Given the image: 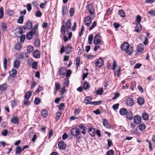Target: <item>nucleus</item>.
<instances>
[{
	"instance_id": "obj_4",
	"label": "nucleus",
	"mask_w": 155,
	"mask_h": 155,
	"mask_svg": "<svg viewBox=\"0 0 155 155\" xmlns=\"http://www.w3.org/2000/svg\"><path fill=\"white\" fill-rule=\"evenodd\" d=\"M84 22L85 24L87 26H89L91 22V17L89 16H87L86 17L84 18Z\"/></svg>"
},
{
	"instance_id": "obj_45",
	"label": "nucleus",
	"mask_w": 155,
	"mask_h": 155,
	"mask_svg": "<svg viewBox=\"0 0 155 155\" xmlns=\"http://www.w3.org/2000/svg\"><path fill=\"white\" fill-rule=\"evenodd\" d=\"M102 103L101 101H96L93 102H91V104L93 105H97L101 104Z\"/></svg>"
},
{
	"instance_id": "obj_12",
	"label": "nucleus",
	"mask_w": 155,
	"mask_h": 155,
	"mask_svg": "<svg viewBox=\"0 0 155 155\" xmlns=\"http://www.w3.org/2000/svg\"><path fill=\"white\" fill-rule=\"evenodd\" d=\"M126 103L127 105L129 106H132L134 104L133 99L131 98H128L126 100Z\"/></svg>"
},
{
	"instance_id": "obj_62",
	"label": "nucleus",
	"mask_w": 155,
	"mask_h": 155,
	"mask_svg": "<svg viewBox=\"0 0 155 155\" xmlns=\"http://www.w3.org/2000/svg\"><path fill=\"white\" fill-rule=\"evenodd\" d=\"M29 99H25L23 101V104L24 105H28L29 104V102L28 101Z\"/></svg>"
},
{
	"instance_id": "obj_17",
	"label": "nucleus",
	"mask_w": 155,
	"mask_h": 155,
	"mask_svg": "<svg viewBox=\"0 0 155 155\" xmlns=\"http://www.w3.org/2000/svg\"><path fill=\"white\" fill-rule=\"evenodd\" d=\"M65 51L67 54H69L71 52L72 47L69 45H68L66 47H65Z\"/></svg>"
},
{
	"instance_id": "obj_58",
	"label": "nucleus",
	"mask_w": 155,
	"mask_h": 155,
	"mask_svg": "<svg viewBox=\"0 0 155 155\" xmlns=\"http://www.w3.org/2000/svg\"><path fill=\"white\" fill-rule=\"evenodd\" d=\"M96 22L95 21H94L92 25L89 28V30L91 31V30H92L93 28H94L96 26Z\"/></svg>"
},
{
	"instance_id": "obj_1",
	"label": "nucleus",
	"mask_w": 155,
	"mask_h": 155,
	"mask_svg": "<svg viewBox=\"0 0 155 155\" xmlns=\"http://www.w3.org/2000/svg\"><path fill=\"white\" fill-rule=\"evenodd\" d=\"M71 133L73 136L75 137L78 139H80L82 137L80 130L78 128H72L71 130Z\"/></svg>"
},
{
	"instance_id": "obj_16",
	"label": "nucleus",
	"mask_w": 155,
	"mask_h": 155,
	"mask_svg": "<svg viewBox=\"0 0 155 155\" xmlns=\"http://www.w3.org/2000/svg\"><path fill=\"white\" fill-rule=\"evenodd\" d=\"M11 121L13 123L16 124L19 122V119L17 117L14 116L11 119Z\"/></svg>"
},
{
	"instance_id": "obj_42",
	"label": "nucleus",
	"mask_w": 155,
	"mask_h": 155,
	"mask_svg": "<svg viewBox=\"0 0 155 155\" xmlns=\"http://www.w3.org/2000/svg\"><path fill=\"white\" fill-rule=\"evenodd\" d=\"M33 35L31 32H29L26 35L27 39L28 40L31 39L33 37Z\"/></svg>"
},
{
	"instance_id": "obj_51",
	"label": "nucleus",
	"mask_w": 155,
	"mask_h": 155,
	"mask_svg": "<svg viewBox=\"0 0 155 155\" xmlns=\"http://www.w3.org/2000/svg\"><path fill=\"white\" fill-rule=\"evenodd\" d=\"M61 113L60 112H57L56 114V115L55 116V118L57 120H59L60 118V117L61 115Z\"/></svg>"
},
{
	"instance_id": "obj_6",
	"label": "nucleus",
	"mask_w": 155,
	"mask_h": 155,
	"mask_svg": "<svg viewBox=\"0 0 155 155\" xmlns=\"http://www.w3.org/2000/svg\"><path fill=\"white\" fill-rule=\"evenodd\" d=\"M86 8L91 15H93L94 10L93 8V5L92 4H90L87 5V6Z\"/></svg>"
},
{
	"instance_id": "obj_59",
	"label": "nucleus",
	"mask_w": 155,
	"mask_h": 155,
	"mask_svg": "<svg viewBox=\"0 0 155 155\" xmlns=\"http://www.w3.org/2000/svg\"><path fill=\"white\" fill-rule=\"evenodd\" d=\"M3 65L5 69H6L7 66V60L5 58L3 59Z\"/></svg>"
},
{
	"instance_id": "obj_23",
	"label": "nucleus",
	"mask_w": 155,
	"mask_h": 155,
	"mask_svg": "<svg viewBox=\"0 0 155 155\" xmlns=\"http://www.w3.org/2000/svg\"><path fill=\"white\" fill-rule=\"evenodd\" d=\"M10 75L13 77H15L17 74V72L16 70L13 69L9 72Z\"/></svg>"
},
{
	"instance_id": "obj_11",
	"label": "nucleus",
	"mask_w": 155,
	"mask_h": 155,
	"mask_svg": "<svg viewBox=\"0 0 155 155\" xmlns=\"http://www.w3.org/2000/svg\"><path fill=\"white\" fill-rule=\"evenodd\" d=\"M129 46L128 43L125 42L121 45V49L123 51H126L129 47Z\"/></svg>"
},
{
	"instance_id": "obj_57",
	"label": "nucleus",
	"mask_w": 155,
	"mask_h": 155,
	"mask_svg": "<svg viewBox=\"0 0 155 155\" xmlns=\"http://www.w3.org/2000/svg\"><path fill=\"white\" fill-rule=\"evenodd\" d=\"M74 8H71L69 10V14L70 16H72L74 14Z\"/></svg>"
},
{
	"instance_id": "obj_55",
	"label": "nucleus",
	"mask_w": 155,
	"mask_h": 155,
	"mask_svg": "<svg viewBox=\"0 0 155 155\" xmlns=\"http://www.w3.org/2000/svg\"><path fill=\"white\" fill-rule=\"evenodd\" d=\"M0 18L2 19L4 16L3 8L2 7L0 8Z\"/></svg>"
},
{
	"instance_id": "obj_10",
	"label": "nucleus",
	"mask_w": 155,
	"mask_h": 155,
	"mask_svg": "<svg viewBox=\"0 0 155 155\" xmlns=\"http://www.w3.org/2000/svg\"><path fill=\"white\" fill-rule=\"evenodd\" d=\"M96 130L93 128H91L89 129L88 132L90 135L92 137H94L96 134Z\"/></svg>"
},
{
	"instance_id": "obj_13",
	"label": "nucleus",
	"mask_w": 155,
	"mask_h": 155,
	"mask_svg": "<svg viewBox=\"0 0 155 155\" xmlns=\"http://www.w3.org/2000/svg\"><path fill=\"white\" fill-rule=\"evenodd\" d=\"M142 25L140 24L136 23L135 31L136 32H139L142 30Z\"/></svg>"
},
{
	"instance_id": "obj_44",
	"label": "nucleus",
	"mask_w": 155,
	"mask_h": 155,
	"mask_svg": "<svg viewBox=\"0 0 155 155\" xmlns=\"http://www.w3.org/2000/svg\"><path fill=\"white\" fill-rule=\"evenodd\" d=\"M38 62H33L32 63V68L33 69L36 70L37 68Z\"/></svg>"
},
{
	"instance_id": "obj_21",
	"label": "nucleus",
	"mask_w": 155,
	"mask_h": 155,
	"mask_svg": "<svg viewBox=\"0 0 155 155\" xmlns=\"http://www.w3.org/2000/svg\"><path fill=\"white\" fill-rule=\"evenodd\" d=\"M144 50V46L142 44H139L137 46V51L141 52Z\"/></svg>"
},
{
	"instance_id": "obj_60",
	"label": "nucleus",
	"mask_w": 155,
	"mask_h": 155,
	"mask_svg": "<svg viewBox=\"0 0 155 155\" xmlns=\"http://www.w3.org/2000/svg\"><path fill=\"white\" fill-rule=\"evenodd\" d=\"M55 89L56 90H59L60 88V84L59 83H55Z\"/></svg>"
},
{
	"instance_id": "obj_2",
	"label": "nucleus",
	"mask_w": 155,
	"mask_h": 155,
	"mask_svg": "<svg viewBox=\"0 0 155 155\" xmlns=\"http://www.w3.org/2000/svg\"><path fill=\"white\" fill-rule=\"evenodd\" d=\"M66 71V68L65 67H61L59 69L58 73L60 76H64Z\"/></svg>"
},
{
	"instance_id": "obj_46",
	"label": "nucleus",
	"mask_w": 155,
	"mask_h": 155,
	"mask_svg": "<svg viewBox=\"0 0 155 155\" xmlns=\"http://www.w3.org/2000/svg\"><path fill=\"white\" fill-rule=\"evenodd\" d=\"M61 31L62 34L64 35L66 32L65 27L64 25H62L61 28Z\"/></svg>"
},
{
	"instance_id": "obj_27",
	"label": "nucleus",
	"mask_w": 155,
	"mask_h": 155,
	"mask_svg": "<svg viewBox=\"0 0 155 155\" xmlns=\"http://www.w3.org/2000/svg\"><path fill=\"white\" fill-rule=\"evenodd\" d=\"M127 118L129 120H132L133 118V114L131 112H127L126 114Z\"/></svg>"
},
{
	"instance_id": "obj_38",
	"label": "nucleus",
	"mask_w": 155,
	"mask_h": 155,
	"mask_svg": "<svg viewBox=\"0 0 155 155\" xmlns=\"http://www.w3.org/2000/svg\"><path fill=\"white\" fill-rule=\"evenodd\" d=\"M103 92V88H100L99 89H98L96 92L95 93L97 95H101Z\"/></svg>"
},
{
	"instance_id": "obj_61",
	"label": "nucleus",
	"mask_w": 155,
	"mask_h": 155,
	"mask_svg": "<svg viewBox=\"0 0 155 155\" xmlns=\"http://www.w3.org/2000/svg\"><path fill=\"white\" fill-rule=\"evenodd\" d=\"M66 76L67 77H69L71 75V71L70 70H69L68 71L66 70Z\"/></svg>"
},
{
	"instance_id": "obj_3",
	"label": "nucleus",
	"mask_w": 155,
	"mask_h": 155,
	"mask_svg": "<svg viewBox=\"0 0 155 155\" xmlns=\"http://www.w3.org/2000/svg\"><path fill=\"white\" fill-rule=\"evenodd\" d=\"M101 40L100 38V35L99 34L96 35L94 38V43L95 45H98L100 44Z\"/></svg>"
},
{
	"instance_id": "obj_19",
	"label": "nucleus",
	"mask_w": 155,
	"mask_h": 155,
	"mask_svg": "<svg viewBox=\"0 0 155 155\" xmlns=\"http://www.w3.org/2000/svg\"><path fill=\"white\" fill-rule=\"evenodd\" d=\"M71 21L70 19H68L67 20V22L66 23V27L67 30L69 29L70 28L71 26ZM67 31L68 32V30H67Z\"/></svg>"
},
{
	"instance_id": "obj_8",
	"label": "nucleus",
	"mask_w": 155,
	"mask_h": 155,
	"mask_svg": "<svg viewBox=\"0 0 155 155\" xmlns=\"http://www.w3.org/2000/svg\"><path fill=\"white\" fill-rule=\"evenodd\" d=\"M40 51L39 50H35L33 53V57L36 58H39L40 56Z\"/></svg>"
},
{
	"instance_id": "obj_48",
	"label": "nucleus",
	"mask_w": 155,
	"mask_h": 155,
	"mask_svg": "<svg viewBox=\"0 0 155 155\" xmlns=\"http://www.w3.org/2000/svg\"><path fill=\"white\" fill-rule=\"evenodd\" d=\"M30 32H31V33L33 35H35L37 36L38 35L37 30H36L35 29H34L33 28H32L31 31H30Z\"/></svg>"
},
{
	"instance_id": "obj_5",
	"label": "nucleus",
	"mask_w": 155,
	"mask_h": 155,
	"mask_svg": "<svg viewBox=\"0 0 155 155\" xmlns=\"http://www.w3.org/2000/svg\"><path fill=\"white\" fill-rule=\"evenodd\" d=\"M104 62L103 59L100 58L95 63V65L96 67H101L104 65Z\"/></svg>"
},
{
	"instance_id": "obj_9",
	"label": "nucleus",
	"mask_w": 155,
	"mask_h": 155,
	"mask_svg": "<svg viewBox=\"0 0 155 155\" xmlns=\"http://www.w3.org/2000/svg\"><path fill=\"white\" fill-rule=\"evenodd\" d=\"M58 146L61 149L64 150L65 149L66 147V144L63 141H61L58 143Z\"/></svg>"
},
{
	"instance_id": "obj_28",
	"label": "nucleus",
	"mask_w": 155,
	"mask_h": 155,
	"mask_svg": "<svg viewBox=\"0 0 155 155\" xmlns=\"http://www.w3.org/2000/svg\"><path fill=\"white\" fill-rule=\"evenodd\" d=\"M142 117L144 120H147L149 119L148 114L147 113H144L142 114Z\"/></svg>"
},
{
	"instance_id": "obj_31",
	"label": "nucleus",
	"mask_w": 155,
	"mask_h": 155,
	"mask_svg": "<svg viewBox=\"0 0 155 155\" xmlns=\"http://www.w3.org/2000/svg\"><path fill=\"white\" fill-rule=\"evenodd\" d=\"M20 62L19 61L16 60L14 62V67L16 69L18 68L19 66Z\"/></svg>"
},
{
	"instance_id": "obj_29",
	"label": "nucleus",
	"mask_w": 155,
	"mask_h": 155,
	"mask_svg": "<svg viewBox=\"0 0 155 155\" xmlns=\"http://www.w3.org/2000/svg\"><path fill=\"white\" fill-rule=\"evenodd\" d=\"M32 92L30 91L27 92L25 94V98L26 99H29L31 95Z\"/></svg>"
},
{
	"instance_id": "obj_54",
	"label": "nucleus",
	"mask_w": 155,
	"mask_h": 155,
	"mask_svg": "<svg viewBox=\"0 0 155 155\" xmlns=\"http://www.w3.org/2000/svg\"><path fill=\"white\" fill-rule=\"evenodd\" d=\"M141 18L140 16L138 15L137 16L136 20L137 21V23H138L140 24V22L141 21Z\"/></svg>"
},
{
	"instance_id": "obj_52",
	"label": "nucleus",
	"mask_w": 155,
	"mask_h": 155,
	"mask_svg": "<svg viewBox=\"0 0 155 155\" xmlns=\"http://www.w3.org/2000/svg\"><path fill=\"white\" fill-rule=\"evenodd\" d=\"M25 35H23L20 37V41L21 42H23L25 41Z\"/></svg>"
},
{
	"instance_id": "obj_37",
	"label": "nucleus",
	"mask_w": 155,
	"mask_h": 155,
	"mask_svg": "<svg viewBox=\"0 0 155 155\" xmlns=\"http://www.w3.org/2000/svg\"><path fill=\"white\" fill-rule=\"evenodd\" d=\"M16 34H21L23 32V30L21 28H18L16 29Z\"/></svg>"
},
{
	"instance_id": "obj_36",
	"label": "nucleus",
	"mask_w": 155,
	"mask_h": 155,
	"mask_svg": "<svg viewBox=\"0 0 155 155\" xmlns=\"http://www.w3.org/2000/svg\"><path fill=\"white\" fill-rule=\"evenodd\" d=\"M121 68L120 67H118V68L116 71H114V74L116 75L117 77H119L120 75V73L121 71Z\"/></svg>"
},
{
	"instance_id": "obj_14",
	"label": "nucleus",
	"mask_w": 155,
	"mask_h": 155,
	"mask_svg": "<svg viewBox=\"0 0 155 155\" xmlns=\"http://www.w3.org/2000/svg\"><path fill=\"white\" fill-rule=\"evenodd\" d=\"M26 26H24L23 27V28L25 29L27 28L29 29L31 28L32 27V24L30 21H28L26 23Z\"/></svg>"
},
{
	"instance_id": "obj_56",
	"label": "nucleus",
	"mask_w": 155,
	"mask_h": 155,
	"mask_svg": "<svg viewBox=\"0 0 155 155\" xmlns=\"http://www.w3.org/2000/svg\"><path fill=\"white\" fill-rule=\"evenodd\" d=\"M114 151L113 150H110L106 153V155H114Z\"/></svg>"
},
{
	"instance_id": "obj_20",
	"label": "nucleus",
	"mask_w": 155,
	"mask_h": 155,
	"mask_svg": "<svg viewBox=\"0 0 155 155\" xmlns=\"http://www.w3.org/2000/svg\"><path fill=\"white\" fill-rule=\"evenodd\" d=\"M103 125L106 128H109L110 127V125L108 124V121L106 119H103Z\"/></svg>"
},
{
	"instance_id": "obj_47",
	"label": "nucleus",
	"mask_w": 155,
	"mask_h": 155,
	"mask_svg": "<svg viewBox=\"0 0 155 155\" xmlns=\"http://www.w3.org/2000/svg\"><path fill=\"white\" fill-rule=\"evenodd\" d=\"M80 61V57H77V59L76 60V66L77 67V69L78 68V67L79 65Z\"/></svg>"
},
{
	"instance_id": "obj_43",
	"label": "nucleus",
	"mask_w": 155,
	"mask_h": 155,
	"mask_svg": "<svg viewBox=\"0 0 155 155\" xmlns=\"http://www.w3.org/2000/svg\"><path fill=\"white\" fill-rule=\"evenodd\" d=\"M22 150V149L21 148V147L19 146L17 147L15 149V153L16 154H19L21 152Z\"/></svg>"
},
{
	"instance_id": "obj_40",
	"label": "nucleus",
	"mask_w": 155,
	"mask_h": 155,
	"mask_svg": "<svg viewBox=\"0 0 155 155\" xmlns=\"http://www.w3.org/2000/svg\"><path fill=\"white\" fill-rule=\"evenodd\" d=\"M41 102V99L38 97H35L34 100V104L35 105H38Z\"/></svg>"
},
{
	"instance_id": "obj_26",
	"label": "nucleus",
	"mask_w": 155,
	"mask_h": 155,
	"mask_svg": "<svg viewBox=\"0 0 155 155\" xmlns=\"http://www.w3.org/2000/svg\"><path fill=\"white\" fill-rule=\"evenodd\" d=\"M7 89L6 84L5 83L2 85H0V91H5Z\"/></svg>"
},
{
	"instance_id": "obj_63",
	"label": "nucleus",
	"mask_w": 155,
	"mask_h": 155,
	"mask_svg": "<svg viewBox=\"0 0 155 155\" xmlns=\"http://www.w3.org/2000/svg\"><path fill=\"white\" fill-rule=\"evenodd\" d=\"M119 106V104H114L112 107L114 110H115L117 109L118 108Z\"/></svg>"
},
{
	"instance_id": "obj_34",
	"label": "nucleus",
	"mask_w": 155,
	"mask_h": 155,
	"mask_svg": "<svg viewBox=\"0 0 155 155\" xmlns=\"http://www.w3.org/2000/svg\"><path fill=\"white\" fill-rule=\"evenodd\" d=\"M33 50V47L31 45H29L27 48V52L28 53L30 54V53Z\"/></svg>"
},
{
	"instance_id": "obj_50",
	"label": "nucleus",
	"mask_w": 155,
	"mask_h": 155,
	"mask_svg": "<svg viewBox=\"0 0 155 155\" xmlns=\"http://www.w3.org/2000/svg\"><path fill=\"white\" fill-rule=\"evenodd\" d=\"M15 48L16 49L19 50L21 48V45L20 43H17L15 45Z\"/></svg>"
},
{
	"instance_id": "obj_41",
	"label": "nucleus",
	"mask_w": 155,
	"mask_h": 155,
	"mask_svg": "<svg viewBox=\"0 0 155 155\" xmlns=\"http://www.w3.org/2000/svg\"><path fill=\"white\" fill-rule=\"evenodd\" d=\"M23 17L24 16L23 15H21L18 19L17 21L18 22L19 24H22L23 22Z\"/></svg>"
},
{
	"instance_id": "obj_25",
	"label": "nucleus",
	"mask_w": 155,
	"mask_h": 155,
	"mask_svg": "<svg viewBox=\"0 0 155 155\" xmlns=\"http://www.w3.org/2000/svg\"><path fill=\"white\" fill-rule=\"evenodd\" d=\"M35 46L37 47H39L40 46V41L38 38H36L34 42Z\"/></svg>"
},
{
	"instance_id": "obj_32",
	"label": "nucleus",
	"mask_w": 155,
	"mask_h": 155,
	"mask_svg": "<svg viewBox=\"0 0 155 155\" xmlns=\"http://www.w3.org/2000/svg\"><path fill=\"white\" fill-rule=\"evenodd\" d=\"M118 13L120 15L122 18H124L125 16V12L123 10H119Z\"/></svg>"
},
{
	"instance_id": "obj_35",
	"label": "nucleus",
	"mask_w": 155,
	"mask_h": 155,
	"mask_svg": "<svg viewBox=\"0 0 155 155\" xmlns=\"http://www.w3.org/2000/svg\"><path fill=\"white\" fill-rule=\"evenodd\" d=\"M89 99H89L88 97H86L85 98V99L84 101V102L85 104H91V102L89 101H90Z\"/></svg>"
},
{
	"instance_id": "obj_53",
	"label": "nucleus",
	"mask_w": 155,
	"mask_h": 155,
	"mask_svg": "<svg viewBox=\"0 0 155 155\" xmlns=\"http://www.w3.org/2000/svg\"><path fill=\"white\" fill-rule=\"evenodd\" d=\"M67 12L68 10L67 7H64L62 10V15H64L67 13Z\"/></svg>"
},
{
	"instance_id": "obj_49",
	"label": "nucleus",
	"mask_w": 155,
	"mask_h": 155,
	"mask_svg": "<svg viewBox=\"0 0 155 155\" xmlns=\"http://www.w3.org/2000/svg\"><path fill=\"white\" fill-rule=\"evenodd\" d=\"M93 36L91 35H89V36L88 37V43L89 44H91L92 41L93 39Z\"/></svg>"
},
{
	"instance_id": "obj_22",
	"label": "nucleus",
	"mask_w": 155,
	"mask_h": 155,
	"mask_svg": "<svg viewBox=\"0 0 155 155\" xmlns=\"http://www.w3.org/2000/svg\"><path fill=\"white\" fill-rule=\"evenodd\" d=\"M41 114L43 117H46L48 115V111L46 109H43L41 111Z\"/></svg>"
},
{
	"instance_id": "obj_33",
	"label": "nucleus",
	"mask_w": 155,
	"mask_h": 155,
	"mask_svg": "<svg viewBox=\"0 0 155 155\" xmlns=\"http://www.w3.org/2000/svg\"><path fill=\"white\" fill-rule=\"evenodd\" d=\"M79 127L80 129L82 130V131L81 132L84 134H85V127L83 125V124H80L79 126Z\"/></svg>"
},
{
	"instance_id": "obj_24",
	"label": "nucleus",
	"mask_w": 155,
	"mask_h": 155,
	"mask_svg": "<svg viewBox=\"0 0 155 155\" xmlns=\"http://www.w3.org/2000/svg\"><path fill=\"white\" fill-rule=\"evenodd\" d=\"M137 102L140 105H142L144 104V100L141 97H140L137 99Z\"/></svg>"
},
{
	"instance_id": "obj_7",
	"label": "nucleus",
	"mask_w": 155,
	"mask_h": 155,
	"mask_svg": "<svg viewBox=\"0 0 155 155\" xmlns=\"http://www.w3.org/2000/svg\"><path fill=\"white\" fill-rule=\"evenodd\" d=\"M141 122V117L137 115L135 116L134 118V122L136 124H139Z\"/></svg>"
},
{
	"instance_id": "obj_18",
	"label": "nucleus",
	"mask_w": 155,
	"mask_h": 155,
	"mask_svg": "<svg viewBox=\"0 0 155 155\" xmlns=\"http://www.w3.org/2000/svg\"><path fill=\"white\" fill-rule=\"evenodd\" d=\"M133 47L132 46L130 47H128L126 51V53L128 55H130L133 53Z\"/></svg>"
},
{
	"instance_id": "obj_30",
	"label": "nucleus",
	"mask_w": 155,
	"mask_h": 155,
	"mask_svg": "<svg viewBox=\"0 0 155 155\" xmlns=\"http://www.w3.org/2000/svg\"><path fill=\"white\" fill-rule=\"evenodd\" d=\"M90 84L87 81H85L84 82L83 87L84 89L85 90H87L90 87Z\"/></svg>"
},
{
	"instance_id": "obj_39",
	"label": "nucleus",
	"mask_w": 155,
	"mask_h": 155,
	"mask_svg": "<svg viewBox=\"0 0 155 155\" xmlns=\"http://www.w3.org/2000/svg\"><path fill=\"white\" fill-rule=\"evenodd\" d=\"M146 127V125L144 124H141L139 126V128L140 130L142 131L145 129Z\"/></svg>"
},
{
	"instance_id": "obj_64",
	"label": "nucleus",
	"mask_w": 155,
	"mask_h": 155,
	"mask_svg": "<svg viewBox=\"0 0 155 155\" xmlns=\"http://www.w3.org/2000/svg\"><path fill=\"white\" fill-rule=\"evenodd\" d=\"M35 15L37 17H40L42 15V13L39 11H38L36 12Z\"/></svg>"
},
{
	"instance_id": "obj_15",
	"label": "nucleus",
	"mask_w": 155,
	"mask_h": 155,
	"mask_svg": "<svg viewBox=\"0 0 155 155\" xmlns=\"http://www.w3.org/2000/svg\"><path fill=\"white\" fill-rule=\"evenodd\" d=\"M119 112L121 115L124 116L127 114V111L126 109L123 108L120 110Z\"/></svg>"
}]
</instances>
